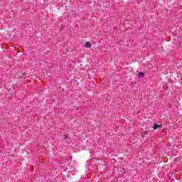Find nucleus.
<instances>
[{"instance_id": "nucleus-1", "label": "nucleus", "mask_w": 182, "mask_h": 182, "mask_svg": "<svg viewBox=\"0 0 182 182\" xmlns=\"http://www.w3.org/2000/svg\"><path fill=\"white\" fill-rule=\"evenodd\" d=\"M160 128H161V125L158 124H154V127H153L154 130H157V129H160Z\"/></svg>"}, {"instance_id": "nucleus-2", "label": "nucleus", "mask_w": 182, "mask_h": 182, "mask_svg": "<svg viewBox=\"0 0 182 182\" xmlns=\"http://www.w3.org/2000/svg\"><path fill=\"white\" fill-rule=\"evenodd\" d=\"M91 46H92V44H90L89 41L85 43V48H90Z\"/></svg>"}, {"instance_id": "nucleus-3", "label": "nucleus", "mask_w": 182, "mask_h": 182, "mask_svg": "<svg viewBox=\"0 0 182 182\" xmlns=\"http://www.w3.org/2000/svg\"><path fill=\"white\" fill-rule=\"evenodd\" d=\"M138 77H144V73H143V72L139 73L138 75Z\"/></svg>"}, {"instance_id": "nucleus-4", "label": "nucleus", "mask_w": 182, "mask_h": 182, "mask_svg": "<svg viewBox=\"0 0 182 182\" xmlns=\"http://www.w3.org/2000/svg\"><path fill=\"white\" fill-rule=\"evenodd\" d=\"M146 133L145 132V133H144L141 136H142V137H144L145 136H146Z\"/></svg>"}, {"instance_id": "nucleus-5", "label": "nucleus", "mask_w": 182, "mask_h": 182, "mask_svg": "<svg viewBox=\"0 0 182 182\" xmlns=\"http://www.w3.org/2000/svg\"><path fill=\"white\" fill-rule=\"evenodd\" d=\"M63 137H64V139H67L68 138V135H64Z\"/></svg>"}]
</instances>
